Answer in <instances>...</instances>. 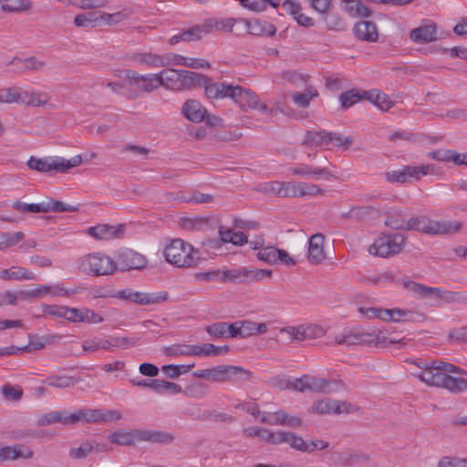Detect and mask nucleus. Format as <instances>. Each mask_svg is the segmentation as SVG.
<instances>
[{
  "instance_id": "obj_1",
  "label": "nucleus",
  "mask_w": 467,
  "mask_h": 467,
  "mask_svg": "<svg viewBox=\"0 0 467 467\" xmlns=\"http://www.w3.org/2000/svg\"><path fill=\"white\" fill-rule=\"evenodd\" d=\"M201 87L204 88V93L208 99L229 98L238 104L243 110L250 108L268 113L271 116H274L278 110L283 111L279 107L269 109L266 104L260 102L256 94L238 85L226 82H211V79L206 77V83Z\"/></svg>"
},
{
  "instance_id": "obj_2",
  "label": "nucleus",
  "mask_w": 467,
  "mask_h": 467,
  "mask_svg": "<svg viewBox=\"0 0 467 467\" xmlns=\"http://www.w3.org/2000/svg\"><path fill=\"white\" fill-rule=\"evenodd\" d=\"M165 260L177 267H193L201 261L200 252L182 239H174L166 245Z\"/></svg>"
},
{
  "instance_id": "obj_3",
  "label": "nucleus",
  "mask_w": 467,
  "mask_h": 467,
  "mask_svg": "<svg viewBox=\"0 0 467 467\" xmlns=\"http://www.w3.org/2000/svg\"><path fill=\"white\" fill-rule=\"evenodd\" d=\"M462 227L461 222L433 221L428 216H414L406 222L405 231H418L426 234H448L458 233Z\"/></svg>"
},
{
  "instance_id": "obj_4",
  "label": "nucleus",
  "mask_w": 467,
  "mask_h": 467,
  "mask_svg": "<svg viewBox=\"0 0 467 467\" xmlns=\"http://www.w3.org/2000/svg\"><path fill=\"white\" fill-rule=\"evenodd\" d=\"M252 372L242 367L232 365H221L212 368L199 369L193 372V376L214 382L237 381L244 382L250 379Z\"/></svg>"
},
{
  "instance_id": "obj_5",
  "label": "nucleus",
  "mask_w": 467,
  "mask_h": 467,
  "mask_svg": "<svg viewBox=\"0 0 467 467\" xmlns=\"http://www.w3.org/2000/svg\"><path fill=\"white\" fill-rule=\"evenodd\" d=\"M80 272L90 276L111 275L116 272L115 260L102 253H91L78 258Z\"/></svg>"
},
{
  "instance_id": "obj_6",
  "label": "nucleus",
  "mask_w": 467,
  "mask_h": 467,
  "mask_svg": "<svg viewBox=\"0 0 467 467\" xmlns=\"http://www.w3.org/2000/svg\"><path fill=\"white\" fill-rule=\"evenodd\" d=\"M335 342L338 345H363V346H374L377 348H385L389 344H400L405 346L404 339L401 340H388L385 337H379L373 333L359 332L355 329H344L340 334L335 337Z\"/></svg>"
},
{
  "instance_id": "obj_7",
  "label": "nucleus",
  "mask_w": 467,
  "mask_h": 467,
  "mask_svg": "<svg viewBox=\"0 0 467 467\" xmlns=\"http://www.w3.org/2000/svg\"><path fill=\"white\" fill-rule=\"evenodd\" d=\"M82 163L81 155H76L70 160L61 157L55 158H36L31 156L26 165L30 170L38 172H49L56 171L57 172H66L67 170L75 168Z\"/></svg>"
},
{
  "instance_id": "obj_8",
  "label": "nucleus",
  "mask_w": 467,
  "mask_h": 467,
  "mask_svg": "<svg viewBox=\"0 0 467 467\" xmlns=\"http://www.w3.org/2000/svg\"><path fill=\"white\" fill-rule=\"evenodd\" d=\"M406 244V237L401 234L382 235L369 246L370 254L389 257L401 252Z\"/></svg>"
},
{
  "instance_id": "obj_9",
  "label": "nucleus",
  "mask_w": 467,
  "mask_h": 467,
  "mask_svg": "<svg viewBox=\"0 0 467 467\" xmlns=\"http://www.w3.org/2000/svg\"><path fill=\"white\" fill-rule=\"evenodd\" d=\"M273 274L269 269L238 267L223 270V283H245L259 282L265 278H271Z\"/></svg>"
},
{
  "instance_id": "obj_10",
  "label": "nucleus",
  "mask_w": 467,
  "mask_h": 467,
  "mask_svg": "<svg viewBox=\"0 0 467 467\" xmlns=\"http://www.w3.org/2000/svg\"><path fill=\"white\" fill-rule=\"evenodd\" d=\"M403 285L405 288L420 295L421 297L430 300L441 299L446 303H452L457 300L458 294L441 287H430L422 284L416 283L410 280H404Z\"/></svg>"
},
{
  "instance_id": "obj_11",
  "label": "nucleus",
  "mask_w": 467,
  "mask_h": 467,
  "mask_svg": "<svg viewBox=\"0 0 467 467\" xmlns=\"http://www.w3.org/2000/svg\"><path fill=\"white\" fill-rule=\"evenodd\" d=\"M116 270H141L146 267L148 260L145 255L129 248L119 250L116 255Z\"/></svg>"
},
{
  "instance_id": "obj_12",
  "label": "nucleus",
  "mask_w": 467,
  "mask_h": 467,
  "mask_svg": "<svg viewBox=\"0 0 467 467\" xmlns=\"http://www.w3.org/2000/svg\"><path fill=\"white\" fill-rule=\"evenodd\" d=\"M116 297L124 300L133 302L141 306L154 305L161 302H164L168 298V293H141L138 291H132L131 289H123L118 291Z\"/></svg>"
},
{
  "instance_id": "obj_13",
  "label": "nucleus",
  "mask_w": 467,
  "mask_h": 467,
  "mask_svg": "<svg viewBox=\"0 0 467 467\" xmlns=\"http://www.w3.org/2000/svg\"><path fill=\"white\" fill-rule=\"evenodd\" d=\"M244 22V18L235 17H211L207 18L202 22L205 35L210 34L213 31H219L222 33H232L236 30L240 33L241 23Z\"/></svg>"
},
{
  "instance_id": "obj_14",
  "label": "nucleus",
  "mask_w": 467,
  "mask_h": 467,
  "mask_svg": "<svg viewBox=\"0 0 467 467\" xmlns=\"http://www.w3.org/2000/svg\"><path fill=\"white\" fill-rule=\"evenodd\" d=\"M63 338L62 335H45L38 337L34 334H28V344L23 348H15L16 353L17 352H32L35 350H40L45 348L47 346L57 344Z\"/></svg>"
},
{
  "instance_id": "obj_15",
  "label": "nucleus",
  "mask_w": 467,
  "mask_h": 467,
  "mask_svg": "<svg viewBox=\"0 0 467 467\" xmlns=\"http://www.w3.org/2000/svg\"><path fill=\"white\" fill-rule=\"evenodd\" d=\"M154 76L155 74L140 75L131 69L125 71V78L130 81V85L146 93H150L159 88Z\"/></svg>"
},
{
  "instance_id": "obj_16",
  "label": "nucleus",
  "mask_w": 467,
  "mask_h": 467,
  "mask_svg": "<svg viewBox=\"0 0 467 467\" xmlns=\"http://www.w3.org/2000/svg\"><path fill=\"white\" fill-rule=\"evenodd\" d=\"M246 32L250 35L260 36H273L276 33V27L266 21L261 20H253L249 21L244 19V22L241 23L240 33Z\"/></svg>"
},
{
  "instance_id": "obj_17",
  "label": "nucleus",
  "mask_w": 467,
  "mask_h": 467,
  "mask_svg": "<svg viewBox=\"0 0 467 467\" xmlns=\"http://www.w3.org/2000/svg\"><path fill=\"white\" fill-rule=\"evenodd\" d=\"M325 190L317 184L306 182H289V197L304 198L324 195Z\"/></svg>"
},
{
  "instance_id": "obj_18",
  "label": "nucleus",
  "mask_w": 467,
  "mask_h": 467,
  "mask_svg": "<svg viewBox=\"0 0 467 467\" xmlns=\"http://www.w3.org/2000/svg\"><path fill=\"white\" fill-rule=\"evenodd\" d=\"M125 226L119 224L113 226L109 224H98L88 229V234L97 240H110L113 238H120L124 234Z\"/></svg>"
},
{
  "instance_id": "obj_19",
  "label": "nucleus",
  "mask_w": 467,
  "mask_h": 467,
  "mask_svg": "<svg viewBox=\"0 0 467 467\" xmlns=\"http://www.w3.org/2000/svg\"><path fill=\"white\" fill-rule=\"evenodd\" d=\"M350 405L344 401L320 400L313 403L310 410L317 414L348 413Z\"/></svg>"
},
{
  "instance_id": "obj_20",
  "label": "nucleus",
  "mask_w": 467,
  "mask_h": 467,
  "mask_svg": "<svg viewBox=\"0 0 467 467\" xmlns=\"http://www.w3.org/2000/svg\"><path fill=\"white\" fill-rule=\"evenodd\" d=\"M294 175L304 178H314L318 180L321 178L328 179L333 177L332 172L327 166H312L306 163H300L291 169Z\"/></svg>"
},
{
  "instance_id": "obj_21",
  "label": "nucleus",
  "mask_w": 467,
  "mask_h": 467,
  "mask_svg": "<svg viewBox=\"0 0 467 467\" xmlns=\"http://www.w3.org/2000/svg\"><path fill=\"white\" fill-rule=\"evenodd\" d=\"M354 36L362 41L375 43L379 39V31L375 23L361 20L357 22L353 27Z\"/></svg>"
},
{
  "instance_id": "obj_22",
  "label": "nucleus",
  "mask_w": 467,
  "mask_h": 467,
  "mask_svg": "<svg viewBox=\"0 0 467 467\" xmlns=\"http://www.w3.org/2000/svg\"><path fill=\"white\" fill-rule=\"evenodd\" d=\"M139 441L167 445L172 443L175 441V436L172 433L165 431L140 430Z\"/></svg>"
},
{
  "instance_id": "obj_23",
  "label": "nucleus",
  "mask_w": 467,
  "mask_h": 467,
  "mask_svg": "<svg viewBox=\"0 0 467 467\" xmlns=\"http://www.w3.org/2000/svg\"><path fill=\"white\" fill-rule=\"evenodd\" d=\"M206 109L195 99H188L182 108V114L190 121L201 122L204 120Z\"/></svg>"
},
{
  "instance_id": "obj_24",
  "label": "nucleus",
  "mask_w": 467,
  "mask_h": 467,
  "mask_svg": "<svg viewBox=\"0 0 467 467\" xmlns=\"http://www.w3.org/2000/svg\"><path fill=\"white\" fill-rule=\"evenodd\" d=\"M73 413H68L66 410H55L41 415L37 421V426H48L55 423H62L64 425H73Z\"/></svg>"
},
{
  "instance_id": "obj_25",
  "label": "nucleus",
  "mask_w": 467,
  "mask_h": 467,
  "mask_svg": "<svg viewBox=\"0 0 467 467\" xmlns=\"http://www.w3.org/2000/svg\"><path fill=\"white\" fill-rule=\"evenodd\" d=\"M334 463L338 466H351L355 463L367 464L370 462V456L366 453L339 451L334 453Z\"/></svg>"
},
{
  "instance_id": "obj_26",
  "label": "nucleus",
  "mask_w": 467,
  "mask_h": 467,
  "mask_svg": "<svg viewBox=\"0 0 467 467\" xmlns=\"http://www.w3.org/2000/svg\"><path fill=\"white\" fill-rule=\"evenodd\" d=\"M324 235L316 234L309 238L308 242V259L311 263L319 265L325 259L323 248Z\"/></svg>"
},
{
  "instance_id": "obj_27",
  "label": "nucleus",
  "mask_w": 467,
  "mask_h": 467,
  "mask_svg": "<svg viewBox=\"0 0 467 467\" xmlns=\"http://www.w3.org/2000/svg\"><path fill=\"white\" fill-rule=\"evenodd\" d=\"M317 328L311 326L300 325L298 327H286L280 329V333L289 335L291 340L304 341L315 337ZM318 331H321L318 328Z\"/></svg>"
},
{
  "instance_id": "obj_28",
  "label": "nucleus",
  "mask_w": 467,
  "mask_h": 467,
  "mask_svg": "<svg viewBox=\"0 0 467 467\" xmlns=\"http://www.w3.org/2000/svg\"><path fill=\"white\" fill-rule=\"evenodd\" d=\"M140 430H124L119 429L109 436L110 443L130 446L139 441Z\"/></svg>"
},
{
  "instance_id": "obj_29",
  "label": "nucleus",
  "mask_w": 467,
  "mask_h": 467,
  "mask_svg": "<svg viewBox=\"0 0 467 467\" xmlns=\"http://www.w3.org/2000/svg\"><path fill=\"white\" fill-rule=\"evenodd\" d=\"M307 389L315 392H333L340 387V382L307 376Z\"/></svg>"
},
{
  "instance_id": "obj_30",
  "label": "nucleus",
  "mask_w": 467,
  "mask_h": 467,
  "mask_svg": "<svg viewBox=\"0 0 467 467\" xmlns=\"http://www.w3.org/2000/svg\"><path fill=\"white\" fill-rule=\"evenodd\" d=\"M404 170L407 177V182H410L411 181L418 182L421 179L422 176H426L429 174H437V168L434 164H426L420 166L406 165L404 166Z\"/></svg>"
},
{
  "instance_id": "obj_31",
  "label": "nucleus",
  "mask_w": 467,
  "mask_h": 467,
  "mask_svg": "<svg viewBox=\"0 0 467 467\" xmlns=\"http://www.w3.org/2000/svg\"><path fill=\"white\" fill-rule=\"evenodd\" d=\"M436 35V26L435 24H431L412 29L410 36V39L416 43H428L435 40Z\"/></svg>"
},
{
  "instance_id": "obj_32",
  "label": "nucleus",
  "mask_w": 467,
  "mask_h": 467,
  "mask_svg": "<svg viewBox=\"0 0 467 467\" xmlns=\"http://www.w3.org/2000/svg\"><path fill=\"white\" fill-rule=\"evenodd\" d=\"M205 36V30L203 29L202 24L196 25L190 29L181 32L171 36L169 40L171 45H176L179 42L185 41L191 42L193 40H199Z\"/></svg>"
},
{
  "instance_id": "obj_33",
  "label": "nucleus",
  "mask_w": 467,
  "mask_h": 467,
  "mask_svg": "<svg viewBox=\"0 0 467 467\" xmlns=\"http://www.w3.org/2000/svg\"><path fill=\"white\" fill-rule=\"evenodd\" d=\"M22 445L16 444L13 446H5L0 448V462L5 461H15L18 458L31 459L34 456V452L31 450H27L26 452L21 451Z\"/></svg>"
},
{
  "instance_id": "obj_34",
  "label": "nucleus",
  "mask_w": 467,
  "mask_h": 467,
  "mask_svg": "<svg viewBox=\"0 0 467 467\" xmlns=\"http://www.w3.org/2000/svg\"><path fill=\"white\" fill-rule=\"evenodd\" d=\"M363 99L372 102L384 111L389 110L394 105V102L379 89L363 91Z\"/></svg>"
},
{
  "instance_id": "obj_35",
  "label": "nucleus",
  "mask_w": 467,
  "mask_h": 467,
  "mask_svg": "<svg viewBox=\"0 0 467 467\" xmlns=\"http://www.w3.org/2000/svg\"><path fill=\"white\" fill-rule=\"evenodd\" d=\"M440 387L448 389L452 393H460L467 390V379L462 378H455L447 373H443Z\"/></svg>"
},
{
  "instance_id": "obj_36",
  "label": "nucleus",
  "mask_w": 467,
  "mask_h": 467,
  "mask_svg": "<svg viewBox=\"0 0 467 467\" xmlns=\"http://www.w3.org/2000/svg\"><path fill=\"white\" fill-rule=\"evenodd\" d=\"M0 278L4 280H34L36 278L32 272L22 266H12L9 269L0 271Z\"/></svg>"
},
{
  "instance_id": "obj_37",
  "label": "nucleus",
  "mask_w": 467,
  "mask_h": 467,
  "mask_svg": "<svg viewBox=\"0 0 467 467\" xmlns=\"http://www.w3.org/2000/svg\"><path fill=\"white\" fill-rule=\"evenodd\" d=\"M180 83L181 86L185 88H192L197 86L201 87L206 83V76L201 73L182 69Z\"/></svg>"
},
{
  "instance_id": "obj_38",
  "label": "nucleus",
  "mask_w": 467,
  "mask_h": 467,
  "mask_svg": "<svg viewBox=\"0 0 467 467\" xmlns=\"http://www.w3.org/2000/svg\"><path fill=\"white\" fill-rule=\"evenodd\" d=\"M379 209L374 206H356L353 207L348 213H344V218H355L357 220H367L378 217Z\"/></svg>"
},
{
  "instance_id": "obj_39",
  "label": "nucleus",
  "mask_w": 467,
  "mask_h": 467,
  "mask_svg": "<svg viewBox=\"0 0 467 467\" xmlns=\"http://www.w3.org/2000/svg\"><path fill=\"white\" fill-rule=\"evenodd\" d=\"M344 10L352 17H368L371 10L360 0H344Z\"/></svg>"
},
{
  "instance_id": "obj_40",
  "label": "nucleus",
  "mask_w": 467,
  "mask_h": 467,
  "mask_svg": "<svg viewBox=\"0 0 467 467\" xmlns=\"http://www.w3.org/2000/svg\"><path fill=\"white\" fill-rule=\"evenodd\" d=\"M405 213L400 208L393 209L386 213L385 225L393 230H406Z\"/></svg>"
},
{
  "instance_id": "obj_41",
  "label": "nucleus",
  "mask_w": 467,
  "mask_h": 467,
  "mask_svg": "<svg viewBox=\"0 0 467 467\" xmlns=\"http://www.w3.org/2000/svg\"><path fill=\"white\" fill-rule=\"evenodd\" d=\"M100 12L93 11L78 15L74 18V25L78 27H98L101 26L99 19Z\"/></svg>"
},
{
  "instance_id": "obj_42",
  "label": "nucleus",
  "mask_w": 467,
  "mask_h": 467,
  "mask_svg": "<svg viewBox=\"0 0 467 467\" xmlns=\"http://www.w3.org/2000/svg\"><path fill=\"white\" fill-rule=\"evenodd\" d=\"M195 350V345L188 344H174L161 348L162 353L170 357L194 356Z\"/></svg>"
},
{
  "instance_id": "obj_43",
  "label": "nucleus",
  "mask_w": 467,
  "mask_h": 467,
  "mask_svg": "<svg viewBox=\"0 0 467 467\" xmlns=\"http://www.w3.org/2000/svg\"><path fill=\"white\" fill-rule=\"evenodd\" d=\"M195 348L196 350L194 352V356L216 357L229 351V347L227 345L217 347L211 343L195 345Z\"/></svg>"
},
{
  "instance_id": "obj_44",
  "label": "nucleus",
  "mask_w": 467,
  "mask_h": 467,
  "mask_svg": "<svg viewBox=\"0 0 467 467\" xmlns=\"http://www.w3.org/2000/svg\"><path fill=\"white\" fill-rule=\"evenodd\" d=\"M22 94V88L19 87H12L0 88V103H20L25 99Z\"/></svg>"
},
{
  "instance_id": "obj_45",
  "label": "nucleus",
  "mask_w": 467,
  "mask_h": 467,
  "mask_svg": "<svg viewBox=\"0 0 467 467\" xmlns=\"http://www.w3.org/2000/svg\"><path fill=\"white\" fill-rule=\"evenodd\" d=\"M136 61L140 64H145L153 67H166L169 62L166 61V57L152 54V53H140L136 56Z\"/></svg>"
},
{
  "instance_id": "obj_46",
  "label": "nucleus",
  "mask_w": 467,
  "mask_h": 467,
  "mask_svg": "<svg viewBox=\"0 0 467 467\" xmlns=\"http://www.w3.org/2000/svg\"><path fill=\"white\" fill-rule=\"evenodd\" d=\"M326 147L327 149H330L329 146L332 145L333 147L337 148H344L348 149L353 144V140L351 137H342L338 133L326 131Z\"/></svg>"
},
{
  "instance_id": "obj_47",
  "label": "nucleus",
  "mask_w": 467,
  "mask_h": 467,
  "mask_svg": "<svg viewBox=\"0 0 467 467\" xmlns=\"http://www.w3.org/2000/svg\"><path fill=\"white\" fill-rule=\"evenodd\" d=\"M78 380L73 377L52 375L47 378L45 383L53 388L67 389L71 388L78 383Z\"/></svg>"
},
{
  "instance_id": "obj_48",
  "label": "nucleus",
  "mask_w": 467,
  "mask_h": 467,
  "mask_svg": "<svg viewBox=\"0 0 467 467\" xmlns=\"http://www.w3.org/2000/svg\"><path fill=\"white\" fill-rule=\"evenodd\" d=\"M318 96L317 89L307 88L304 92H293L291 98L293 102L299 108H307L310 100Z\"/></svg>"
},
{
  "instance_id": "obj_49",
  "label": "nucleus",
  "mask_w": 467,
  "mask_h": 467,
  "mask_svg": "<svg viewBox=\"0 0 467 467\" xmlns=\"http://www.w3.org/2000/svg\"><path fill=\"white\" fill-rule=\"evenodd\" d=\"M130 12L127 10H123L113 14L100 12L99 19L101 26L117 25L121 21L127 19L130 16Z\"/></svg>"
},
{
  "instance_id": "obj_50",
  "label": "nucleus",
  "mask_w": 467,
  "mask_h": 467,
  "mask_svg": "<svg viewBox=\"0 0 467 467\" xmlns=\"http://www.w3.org/2000/svg\"><path fill=\"white\" fill-rule=\"evenodd\" d=\"M25 237L23 232L8 233L0 232V250H5L8 247L15 246Z\"/></svg>"
},
{
  "instance_id": "obj_51",
  "label": "nucleus",
  "mask_w": 467,
  "mask_h": 467,
  "mask_svg": "<svg viewBox=\"0 0 467 467\" xmlns=\"http://www.w3.org/2000/svg\"><path fill=\"white\" fill-rule=\"evenodd\" d=\"M326 131L327 130H307L306 132L303 144L306 145V147H326Z\"/></svg>"
},
{
  "instance_id": "obj_52",
  "label": "nucleus",
  "mask_w": 467,
  "mask_h": 467,
  "mask_svg": "<svg viewBox=\"0 0 467 467\" xmlns=\"http://www.w3.org/2000/svg\"><path fill=\"white\" fill-rule=\"evenodd\" d=\"M443 372L436 371L433 367L430 366V362L424 361V379L422 382L429 386L440 387Z\"/></svg>"
},
{
  "instance_id": "obj_53",
  "label": "nucleus",
  "mask_w": 467,
  "mask_h": 467,
  "mask_svg": "<svg viewBox=\"0 0 467 467\" xmlns=\"http://www.w3.org/2000/svg\"><path fill=\"white\" fill-rule=\"evenodd\" d=\"M16 61L23 62L25 64V69L30 71H41L47 66V63L44 60H41L35 56H31L25 59L15 57L8 64H14Z\"/></svg>"
},
{
  "instance_id": "obj_54",
  "label": "nucleus",
  "mask_w": 467,
  "mask_h": 467,
  "mask_svg": "<svg viewBox=\"0 0 467 467\" xmlns=\"http://www.w3.org/2000/svg\"><path fill=\"white\" fill-rule=\"evenodd\" d=\"M181 70L179 69H166L159 74H155L154 78L158 86H163L168 82H180Z\"/></svg>"
},
{
  "instance_id": "obj_55",
  "label": "nucleus",
  "mask_w": 467,
  "mask_h": 467,
  "mask_svg": "<svg viewBox=\"0 0 467 467\" xmlns=\"http://www.w3.org/2000/svg\"><path fill=\"white\" fill-rule=\"evenodd\" d=\"M46 213H63V212H77L78 211V206L67 204L61 201L48 199L45 201Z\"/></svg>"
},
{
  "instance_id": "obj_56",
  "label": "nucleus",
  "mask_w": 467,
  "mask_h": 467,
  "mask_svg": "<svg viewBox=\"0 0 467 467\" xmlns=\"http://www.w3.org/2000/svg\"><path fill=\"white\" fill-rule=\"evenodd\" d=\"M196 280L202 282H221L223 283V270L213 269L205 272H198L193 275Z\"/></svg>"
},
{
  "instance_id": "obj_57",
  "label": "nucleus",
  "mask_w": 467,
  "mask_h": 467,
  "mask_svg": "<svg viewBox=\"0 0 467 467\" xmlns=\"http://www.w3.org/2000/svg\"><path fill=\"white\" fill-rule=\"evenodd\" d=\"M22 94L25 100L19 104H26L30 107H40L46 105L47 102L46 96L38 93L22 90Z\"/></svg>"
},
{
  "instance_id": "obj_58",
  "label": "nucleus",
  "mask_w": 467,
  "mask_h": 467,
  "mask_svg": "<svg viewBox=\"0 0 467 467\" xmlns=\"http://www.w3.org/2000/svg\"><path fill=\"white\" fill-rule=\"evenodd\" d=\"M2 296H0V301L3 302V306L5 305H12L16 306V301L18 299L21 300H27L28 299V294H26V290L19 291V292H11V291H5L3 293H0Z\"/></svg>"
},
{
  "instance_id": "obj_59",
  "label": "nucleus",
  "mask_w": 467,
  "mask_h": 467,
  "mask_svg": "<svg viewBox=\"0 0 467 467\" xmlns=\"http://www.w3.org/2000/svg\"><path fill=\"white\" fill-rule=\"evenodd\" d=\"M1 9L6 12H19L29 7L30 4L25 0H0Z\"/></svg>"
},
{
  "instance_id": "obj_60",
  "label": "nucleus",
  "mask_w": 467,
  "mask_h": 467,
  "mask_svg": "<svg viewBox=\"0 0 467 467\" xmlns=\"http://www.w3.org/2000/svg\"><path fill=\"white\" fill-rule=\"evenodd\" d=\"M340 103L342 108L348 109L351 106H353L355 103L358 102L363 99V92L360 94L359 92L356 91L355 89H351L348 91H346L340 95Z\"/></svg>"
},
{
  "instance_id": "obj_61",
  "label": "nucleus",
  "mask_w": 467,
  "mask_h": 467,
  "mask_svg": "<svg viewBox=\"0 0 467 467\" xmlns=\"http://www.w3.org/2000/svg\"><path fill=\"white\" fill-rule=\"evenodd\" d=\"M62 291L63 288L59 286H50L47 285H40L33 290H26V294L30 295L28 296V299L40 297L44 293H52L55 296L61 295Z\"/></svg>"
},
{
  "instance_id": "obj_62",
  "label": "nucleus",
  "mask_w": 467,
  "mask_h": 467,
  "mask_svg": "<svg viewBox=\"0 0 467 467\" xmlns=\"http://www.w3.org/2000/svg\"><path fill=\"white\" fill-rule=\"evenodd\" d=\"M13 208L16 211L32 213H46L45 202H42L39 203H23L21 202H16L13 204Z\"/></svg>"
},
{
  "instance_id": "obj_63",
  "label": "nucleus",
  "mask_w": 467,
  "mask_h": 467,
  "mask_svg": "<svg viewBox=\"0 0 467 467\" xmlns=\"http://www.w3.org/2000/svg\"><path fill=\"white\" fill-rule=\"evenodd\" d=\"M283 78L296 87L307 86L309 76L300 74L296 71H285L282 74Z\"/></svg>"
},
{
  "instance_id": "obj_64",
  "label": "nucleus",
  "mask_w": 467,
  "mask_h": 467,
  "mask_svg": "<svg viewBox=\"0 0 467 467\" xmlns=\"http://www.w3.org/2000/svg\"><path fill=\"white\" fill-rule=\"evenodd\" d=\"M438 467H467V458L443 456L440 459Z\"/></svg>"
}]
</instances>
